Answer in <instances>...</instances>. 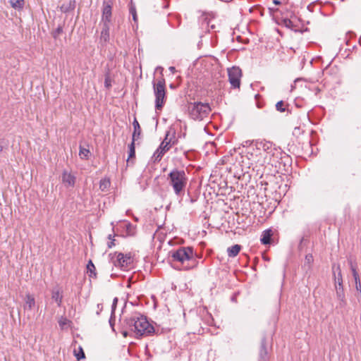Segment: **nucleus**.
Masks as SVG:
<instances>
[{
	"mask_svg": "<svg viewBox=\"0 0 361 361\" xmlns=\"http://www.w3.org/2000/svg\"><path fill=\"white\" fill-rule=\"evenodd\" d=\"M127 321L131 331L139 336H160L164 331L159 326L154 327L146 316L138 312L133 314Z\"/></svg>",
	"mask_w": 361,
	"mask_h": 361,
	"instance_id": "1",
	"label": "nucleus"
},
{
	"mask_svg": "<svg viewBox=\"0 0 361 361\" xmlns=\"http://www.w3.org/2000/svg\"><path fill=\"white\" fill-rule=\"evenodd\" d=\"M177 197H183L185 194L188 178L184 170L173 169L170 171L166 178Z\"/></svg>",
	"mask_w": 361,
	"mask_h": 361,
	"instance_id": "2",
	"label": "nucleus"
},
{
	"mask_svg": "<svg viewBox=\"0 0 361 361\" xmlns=\"http://www.w3.org/2000/svg\"><path fill=\"white\" fill-rule=\"evenodd\" d=\"M255 146L257 149H262L267 154L269 155V163L271 165H276L277 163L288 161L290 159L289 156L283 152L281 148L276 147L272 142L263 140L257 141Z\"/></svg>",
	"mask_w": 361,
	"mask_h": 361,
	"instance_id": "3",
	"label": "nucleus"
},
{
	"mask_svg": "<svg viewBox=\"0 0 361 361\" xmlns=\"http://www.w3.org/2000/svg\"><path fill=\"white\" fill-rule=\"evenodd\" d=\"M332 271L334 275L336 299L338 301L337 307L343 308L345 307L347 302L343 285V276L340 265L334 264L332 265Z\"/></svg>",
	"mask_w": 361,
	"mask_h": 361,
	"instance_id": "4",
	"label": "nucleus"
},
{
	"mask_svg": "<svg viewBox=\"0 0 361 361\" xmlns=\"http://www.w3.org/2000/svg\"><path fill=\"white\" fill-rule=\"evenodd\" d=\"M152 84L155 96V109L161 110L166 100L165 80L164 78H161L157 80H154Z\"/></svg>",
	"mask_w": 361,
	"mask_h": 361,
	"instance_id": "5",
	"label": "nucleus"
},
{
	"mask_svg": "<svg viewBox=\"0 0 361 361\" xmlns=\"http://www.w3.org/2000/svg\"><path fill=\"white\" fill-rule=\"evenodd\" d=\"M188 110L191 118L202 121L209 114L211 108L207 103L194 102L188 104Z\"/></svg>",
	"mask_w": 361,
	"mask_h": 361,
	"instance_id": "6",
	"label": "nucleus"
},
{
	"mask_svg": "<svg viewBox=\"0 0 361 361\" xmlns=\"http://www.w3.org/2000/svg\"><path fill=\"white\" fill-rule=\"evenodd\" d=\"M111 262L116 267L126 269L130 267L133 264V258L130 254H126L121 252H114L109 254Z\"/></svg>",
	"mask_w": 361,
	"mask_h": 361,
	"instance_id": "7",
	"label": "nucleus"
},
{
	"mask_svg": "<svg viewBox=\"0 0 361 361\" xmlns=\"http://www.w3.org/2000/svg\"><path fill=\"white\" fill-rule=\"evenodd\" d=\"M171 261L178 262L182 264L190 261L193 257L192 249L190 247H180L169 254Z\"/></svg>",
	"mask_w": 361,
	"mask_h": 361,
	"instance_id": "8",
	"label": "nucleus"
},
{
	"mask_svg": "<svg viewBox=\"0 0 361 361\" xmlns=\"http://www.w3.org/2000/svg\"><path fill=\"white\" fill-rule=\"evenodd\" d=\"M228 80L232 87L240 88L242 71L239 67L233 66L228 69Z\"/></svg>",
	"mask_w": 361,
	"mask_h": 361,
	"instance_id": "9",
	"label": "nucleus"
},
{
	"mask_svg": "<svg viewBox=\"0 0 361 361\" xmlns=\"http://www.w3.org/2000/svg\"><path fill=\"white\" fill-rule=\"evenodd\" d=\"M112 2L111 1H104L103 2L102 20L104 23L109 24L112 16Z\"/></svg>",
	"mask_w": 361,
	"mask_h": 361,
	"instance_id": "10",
	"label": "nucleus"
},
{
	"mask_svg": "<svg viewBox=\"0 0 361 361\" xmlns=\"http://www.w3.org/2000/svg\"><path fill=\"white\" fill-rule=\"evenodd\" d=\"M76 177L70 171L64 170L61 175V181L66 188H73Z\"/></svg>",
	"mask_w": 361,
	"mask_h": 361,
	"instance_id": "11",
	"label": "nucleus"
},
{
	"mask_svg": "<svg viewBox=\"0 0 361 361\" xmlns=\"http://www.w3.org/2000/svg\"><path fill=\"white\" fill-rule=\"evenodd\" d=\"M51 300L56 303L58 307H61L63 302V290L59 287H55L51 290Z\"/></svg>",
	"mask_w": 361,
	"mask_h": 361,
	"instance_id": "12",
	"label": "nucleus"
},
{
	"mask_svg": "<svg viewBox=\"0 0 361 361\" xmlns=\"http://www.w3.org/2000/svg\"><path fill=\"white\" fill-rule=\"evenodd\" d=\"M269 340H263L261 344V349L259 352V361H268V350L267 346L269 345L268 341Z\"/></svg>",
	"mask_w": 361,
	"mask_h": 361,
	"instance_id": "13",
	"label": "nucleus"
},
{
	"mask_svg": "<svg viewBox=\"0 0 361 361\" xmlns=\"http://www.w3.org/2000/svg\"><path fill=\"white\" fill-rule=\"evenodd\" d=\"M72 347L73 348V355L77 358L78 360L85 358L82 347L80 345H78L76 341H74V342L72 344Z\"/></svg>",
	"mask_w": 361,
	"mask_h": 361,
	"instance_id": "14",
	"label": "nucleus"
},
{
	"mask_svg": "<svg viewBox=\"0 0 361 361\" xmlns=\"http://www.w3.org/2000/svg\"><path fill=\"white\" fill-rule=\"evenodd\" d=\"M273 231L271 228L264 230L261 235L260 241L263 245H269L271 242Z\"/></svg>",
	"mask_w": 361,
	"mask_h": 361,
	"instance_id": "15",
	"label": "nucleus"
},
{
	"mask_svg": "<svg viewBox=\"0 0 361 361\" xmlns=\"http://www.w3.org/2000/svg\"><path fill=\"white\" fill-rule=\"evenodd\" d=\"M35 305V299L34 296L30 293L26 294L25 298V310H31Z\"/></svg>",
	"mask_w": 361,
	"mask_h": 361,
	"instance_id": "16",
	"label": "nucleus"
},
{
	"mask_svg": "<svg viewBox=\"0 0 361 361\" xmlns=\"http://www.w3.org/2000/svg\"><path fill=\"white\" fill-rule=\"evenodd\" d=\"M133 125L134 128V132L133 133V141L135 142L140 136L141 128L136 118L134 119Z\"/></svg>",
	"mask_w": 361,
	"mask_h": 361,
	"instance_id": "17",
	"label": "nucleus"
},
{
	"mask_svg": "<svg viewBox=\"0 0 361 361\" xmlns=\"http://www.w3.org/2000/svg\"><path fill=\"white\" fill-rule=\"evenodd\" d=\"M87 274L90 278L97 279L96 268L92 260L87 264Z\"/></svg>",
	"mask_w": 361,
	"mask_h": 361,
	"instance_id": "18",
	"label": "nucleus"
},
{
	"mask_svg": "<svg viewBox=\"0 0 361 361\" xmlns=\"http://www.w3.org/2000/svg\"><path fill=\"white\" fill-rule=\"evenodd\" d=\"M353 276L355 280V289L357 290L355 296L358 299V300H360V299H361V281L360 279V276L358 274H353Z\"/></svg>",
	"mask_w": 361,
	"mask_h": 361,
	"instance_id": "19",
	"label": "nucleus"
},
{
	"mask_svg": "<svg viewBox=\"0 0 361 361\" xmlns=\"http://www.w3.org/2000/svg\"><path fill=\"white\" fill-rule=\"evenodd\" d=\"M241 246L239 245H234L227 249L228 255L230 257H235L240 251Z\"/></svg>",
	"mask_w": 361,
	"mask_h": 361,
	"instance_id": "20",
	"label": "nucleus"
},
{
	"mask_svg": "<svg viewBox=\"0 0 361 361\" xmlns=\"http://www.w3.org/2000/svg\"><path fill=\"white\" fill-rule=\"evenodd\" d=\"M11 7L16 10H22L25 5L24 0H9Z\"/></svg>",
	"mask_w": 361,
	"mask_h": 361,
	"instance_id": "21",
	"label": "nucleus"
},
{
	"mask_svg": "<svg viewBox=\"0 0 361 361\" xmlns=\"http://www.w3.org/2000/svg\"><path fill=\"white\" fill-rule=\"evenodd\" d=\"M109 36V24H103V28L101 32V39L106 42Z\"/></svg>",
	"mask_w": 361,
	"mask_h": 361,
	"instance_id": "22",
	"label": "nucleus"
},
{
	"mask_svg": "<svg viewBox=\"0 0 361 361\" xmlns=\"http://www.w3.org/2000/svg\"><path fill=\"white\" fill-rule=\"evenodd\" d=\"M168 137V135H166V137L164 138V140L161 142V143L159 145V148L164 153L168 152L169 150V149L171 148V145L170 144L171 141L170 140L168 141V137Z\"/></svg>",
	"mask_w": 361,
	"mask_h": 361,
	"instance_id": "23",
	"label": "nucleus"
},
{
	"mask_svg": "<svg viewBox=\"0 0 361 361\" xmlns=\"http://www.w3.org/2000/svg\"><path fill=\"white\" fill-rule=\"evenodd\" d=\"M348 261L350 269L352 271L353 275L358 274L357 271V262H356L355 259H353L352 257H350L348 259Z\"/></svg>",
	"mask_w": 361,
	"mask_h": 361,
	"instance_id": "24",
	"label": "nucleus"
},
{
	"mask_svg": "<svg viewBox=\"0 0 361 361\" xmlns=\"http://www.w3.org/2000/svg\"><path fill=\"white\" fill-rule=\"evenodd\" d=\"M90 152L88 149H86L82 147H80L79 156L82 159H87L89 158V155Z\"/></svg>",
	"mask_w": 361,
	"mask_h": 361,
	"instance_id": "25",
	"label": "nucleus"
},
{
	"mask_svg": "<svg viewBox=\"0 0 361 361\" xmlns=\"http://www.w3.org/2000/svg\"><path fill=\"white\" fill-rule=\"evenodd\" d=\"M110 186V180L107 178H103L99 182V188L104 191Z\"/></svg>",
	"mask_w": 361,
	"mask_h": 361,
	"instance_id": "26",
	"label": "nucleus"
},
{
	"mask_svg": "<svg viewBox=\"0 0 361 361\" xmlns=\"http://www.w3.org/2000/svg\"><path fill=\"white\" fill-rule=\"evenodd\" d=\"M165 153L159 147L153 154L155 161H159Z\"/></svg>",
	"mask_w": 361,
	"mask_h": 361,
	"instance_id": "27",
	"label": "nucleus"
},
{
	"mask_svg": "<svg viewBox=\"0 0 361 361\" xmlns=\"http://www.w3.org/2000/svg\"><path fill=\"white\" fill-rule=\"evenodd\" d=\"M276 109L278 111L284 112L286 111V106L283 101L278 102L276 104Z\"/></svg>",
	"mask_w": 361,
	"mask_h": 361,
	"instance_id": "28",
	"label": "nucleus"
},
{
	"mask_svg": "<svg viewBox=\"0 0 361 361\" xmlns=\"http://www.w3.org/2000/svg\"><path fill=\"white\" fill-rule=\"evenodd\" d=\"M135 155V142L132 141L131 144L129 146L128 159L134 157Z\"/></svg>",
	"mask_w": 361,
	"mask_h": 361,
	"instance_id": "29",
	"label": "nucleus"
},
{
	"mask_svg": "<svg viewBox=\"0 0 361 361\" xmlns=\"http://www.w3.org/2000/svg\"><path fill=\"white\" fill-rule=\"evenodd\" d=\"M63 32V28L61 26H59L52 33V36L54 38L56 39L59 35Z\"/></svg>",
	"mask_w": 361,
	"mask_h": 361,
	"instance_id": "30",
	"label": "nucleus"
},
{
	"mask_svg": "<svg viewBox=\"0 0 361 361\" xmlns=\"http://www.w3.org/2000/svg\"><path fill=\"white\" fill-rule=\"evenodd\" d=\"M130 14L132 15L133 16V19L135 22H137V13H136V10H135V8L134 7H131L130 8Z\"/></svg>",
	"mask_w": 361,
	"mask_h": 361,
	"instance_id": "31",
	"label": "nucleus"
},
{
	"mask_svg": "<svg viewBox=\"0 0 361 361\" xmlns=\"http://www.w3.org/2000/svg\"><path fill=\"white\" fill-rule=\"evenodd\" d=\"M305 262L310 265L313 262V257L309 254L305 256Z\"/></svg>",
	"mask_w": 361,
	"mask_h": 361,
	"instance_id": "32",
	"label": "nucleus"
},
{
	"mask_svg": "<svg viewBox=\"0 0 361 361\" xmlns=\"http://www.w3.org/2000/svg\"><path fill=\"white\" fill-rule=\"evenodd\" d=\"M68 322V320L66 319V318H61L59 321V324L60 325L61 327H63L65 325H66Z\"/></svg>",
	"mask_w": 361,
	"mask_h": 361,
	"instance_id": "33",
	"label": "nucleus"
},
{
	"mask_svg": "<svg viewBox=\"0 0 361 361\" xmlns=\"http://www.w3.org/2000/svg\"><path fill=\"white\" fill-rule=\"evenodd\" d=\"M104 85L106 87L109 88L111 85V80L109 78V75H106L104 80Z\"/></svg>",
	"mask_w": 361,
	"mask_h": 361,
	"instance_id": "34",
	"label": "nucleus"
},
{
	"mask_svg": "<svg viewBox=\"0 0 361 361\" xmlns=\"http://www.w3.org/2000/svg\"><path fill=\"white\" fill-rule=\"evenodd\" d=\"M125 226L126 228L128 233L130 234L132 233V230L133 228V225L130 223H126Z\"/></svg>",
	"mask_w": 361,
	"mask_h": 361,
	"instance_id": "35",
	"label": "nucleus"
},
{
	"mask_svg": "<svg viewBox=\"0 0 361 361\" xmlns=\"http://www.w3.org/2000/svg\"><path fill=\"white\" fill-rule=\"evenodd\" d=\"M109 239L111 240V241L108 243V247L109 248H111L115 245L114 244L115 240L111 238V235H109Z\"/></svg>",
	"mask_w": 361,
	"mask_h": 361,
	"instance_id": "36",
	"label": "nucleus"
},
{
	"mask_svg": "<svg viewBox=\"0 0 361 361\" xmlns=\"http://www.w3.org/2000/svg\"><path fill=\"white\" fill-rule=\"evenodd\" d=\"M117 302H118V298H115L113 300V304H112V310L114 311L116 306V304H117Z\"/></svg>",
	"mask_w": 361,
	"mask_h": 361,
	"instance_id": "37",
	"label": "nucleus"
},
{
	"mask_svg": "<svg viewBox=\"0 0 361 361\" xmlns=\"http://www.w3.org/2000/svg\"><path fill=\"white\" fill-rule=\"evenodd\" d=\"M273 3L276 5H279L281 4V2L278 0H274Z\"/></svg>",
	"mask_w": 361,
	"mask_h": 361,
	"instance_id": "38",
	"label": "nucleus"
},
{
	"mask_svg": "<svg viewBox=\"0 0 361 361\" xmlns=\"http://www.w3.org/2000/svg\"><path fill=\"white\" fill-rule=\"evenodd\" d=\"M169 69H170V71H172V72L175 71V68H174V67H173V66L170 67V68H169Z\"/></svg>",
	"mask_w": 361,
	"mask_h": 361,
	"instance_id": "39",
	"label": "nucleus"
},
{
	"mask_svg": "<svg viewBox=\"0 0 361 361\" xmlns=\"http://www.w3.org/2000/svg\"><path fill=\"white\" fill-rule=\"evenodd\" d=\"M3 151V146L0 144V153Z\"/></svg>",
	"mask_w": 361,
	"mask_h": 361,
	"instance_id": "40",
	"label": "nucleus"
},
{
	"mask_svg": "<svg viewBox=\"0 0 361 361\" xmlns=\"http://www.w3.org/2000/svg\"><path fill=\"white\" fill-rule=\"evenodd\" d=\"M123 334L125 337H126L128 335L126 331H123Z\"/></svg>",
	"mask_w": 361,
	"mask_h": 361,
	"instance_id": "41",
	"label": "nucleus"
},
{
	"mask_svg": "<svg viewBox=\"0 0 361 361\" xmlns=\"http://www.w3.org/2000/svg\"><path fill=\"white\" fill-rule=\"evenodd\" d=\"M190 267L189 265H185V269H190Z\"/></svg>",
	"mask_w": 361,
	"mask_h": 361,
	"instance_id": "42",
	"label": "nucleus"
},
{
	"mask_svg": "<svg viewBox=\"0 0 361 361\" xmlns=\"http://www.w3.org/2000/svg\"><path fill=\"white\" fill-rule=\"evenodd\" d=\"M170 87H171V88H173V85L172 84H171V85H170Z\"/></svg>",
	"mask_w": 361,
	"mask_h": 361,
	"instance_id": "43",
	"label": "nucleus"
}]
</instances>
